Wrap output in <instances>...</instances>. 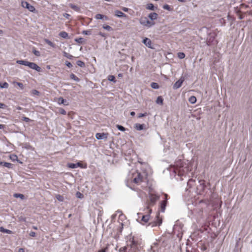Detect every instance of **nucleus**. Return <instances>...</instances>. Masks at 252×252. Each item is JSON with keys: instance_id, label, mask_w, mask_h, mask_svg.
<instances>
[{"instance_id": "20", "label": "nucleus", "mask_w": 252, "mask_h": 252, "mask_svg": "<svg viewBox=\"0 0 252 252\" xmlns=\"http://www.w3.org/2000/svg\"><path fill=\"white\" fill-rule=\"evenodd\" d=\"M69 6L70 8H71L72 9H73L75 11L79 12L80 10V8L77 5H76L72 3H69Z\"/></svg>"}, {"instance_id": "11", "label": "nucleus", "mask_w": 252, "mask_h": 252, "mask_svg": "<svg viewBox=\"0 0 252 252\" xmlns=\"http://www.w3.org/2000/svg\"><path fill=\"white\" fill-rule=\"evenodd\" d=\"M22 6L23 7L27 8L29 10H30L31 12H32L35 10L34 7L27 1H22Z\"/></svg>"}, {"instance_id": "60", "label": "nucleus", "mask_w": 252, "mask_h": 252, "mask_svg": "<svg viewBox=\"0 0 252 252\" xmlns=\"http://www.w3.org/2000/svg\"><path fill=\"white\" fill-rule=\"evenodd\" d=\"M107 249V248L104 249H102L100 250H99L97 252H106V250Z\"/></svg>"}, {"instance_id": "19", "label": "nucleus", "mask_w": 252, "mask_h": 252, "mask_svg": "<svg viewBox=\"0 0 252 252\" xmlns=\"http://www.w3.org/2000/svg\"><path fill=\"white\" fill-rule=\"evenodd\" d=\"M150 219V214L143 215L141 218V221L143 222L146 223Z\"/></svg>"}, {"instance_id": "41", "label": "nucleus", "mask_w": 252, "mask_h": 252, "mask_svg": "<svg viewBox=\"0 0 252 252\" xmlns=\"http://www.w3.org/2000/svg\"><path fill=\"white\" fill-rule=\"evenodd\" d=\"M63 54V56L64 57H65L66 58H67L69 59H71L73 57L72 55L69 54L68 53H67L65 52H64Z\"/></svg>"}, {"instance_id": "8", "label": "nucleus", "mask_w": 252, "mask_h": 252, "mask_svg": "<svg viewBox=\"0 0 252 252\" xmlns=\"http://www.w3.org/2000/svg\"><path fill=\"white\" fill-rule=\"evenodd\" d=\"M182 227L183 225L181 223H177L174 225L173 227V231L175 233L176 231L178 232L177 236L178 237H180V235L182 234Z\"/></svg>"}, {"instance_id": "37", "label": "nucleus", "mask_w": 252, "mask_h": 252, "mask_svg": "<svg viewBox=\"0 0 252 252\" xmlns=\"http://www.w3.org/2000/svg\"><path fill=\"white\" fill-rule=\"evenodd\" d=\"M14 196L16 198H20L22 199H23L24 198V195L23 194L21 193H15L14 194Z\"/></svg>"}, {"instance_id": "30", "label": "nucleus", "mask_w": 252, "mask_h": 252, "mask_svg": "<svg viewBox=\"0 0 252 252\" xmlns=\"http://www.w3.org/2000/svg\"><path fill=\"white\" fill-rule=\"evenodd\" d=\"M75 41L79 44H82L85 42V39L82 37L75 38Z\"/></svg>"}, {"instance_id": "13", "label": "nucleus", "mask_w": 252, "mask_h": 252, "mask_svg": "<svg viewBox=\"0 0 252 252\" xmlns=\"http://www.w3.org/2000/svg\"><path fill=\"white\" fill-rule=\"evenodd\" d=\"M142 42L148 48H153L152 47V41L149 38L145 37L143 39Z\"/></svg>"}, {"instance_id": "63", "label": "nucleus", "mask_w": 252, "mask_h": 252, "mask_svg": "<svg viewBox=\"0 0 252 252\" xmlns=\"http://www.w3.org/2000/svg\"><path fill=\"white\" fill-rule=\"evenodd\" d=\"M76 167H82V164L80 162H79L76 163Z\"/></svg>"}, {"instance_id": "3", "label": "nucleus", "mask_w": 252, "mask_h": 252, "mask_svg": "<svg viewBox=\"0 0 252 252\" xmlns=\"http://www.w3.org/2000/svg\"><path fill=\"white\" fill-rule=\"evenodd\" d=\"M140 243V240L135 236H130L128 241H127L128 247H130L132 252H136V250Z\"/></svg>"}, {"instance_id": "62", "label": "nucleus", "mask_w": 252, "mask_h": 252, "mask_svg": "<svg viewBox=\"0 0 252 252\" xmlns=\"http://www.w3.org/2000/svg\"><path fill=\"white\" fill-rule=\"evenodd\" d=\"M33 63H32V62H28V63H27V65L28 66H29L30 68L31 67V66L32 65V64H33Z\"/></svg>"}, {"instance_id": "49", "label": "nucleus", "mask_w": 252, "mask_h": 252, "mask_svg": "<svg viewBox=\"0 0 252 252\" xmlns=\"http://www.w3.org/2000/svg\"><path fill=\"white\" fill-rule=\"evenodd\" d=\"M68 167L71 168H77L76 163H69L68 164Z\"/></svg>"}, {"instance_id": "64", "label": "nucleus", "mask_w": 252, "mask_h": 252, "mask_svg": "<svg viewBox=\"0 0 252 252\" xmlns=\"http://www.w3.org/2000/svg\"><path fill=\"white\" fill-rule=\"evenodd\" d=\"M122 10L125 11V12H128V8H126V7H123L122 8Z\"/></svg>"}, {"instance_id": "16", "label": "nucleus", "mask_w": 252, "mask_h": 252, "mask_svg": "<svg viewBox=\"0 0 252 252\" xmlns=\"http://www.w3.org/2000/svg\"><path fill=\"white\" fill-rule=\"evenodd\" d=\"M0 165L9 169H11L13 167V165L12 163L3 161H0Z\"/></svg>"}, {"instance_id": "4", "label": "nucleus", "mask_w": 252, "mask_h": 252, "mask_svg": "<svg viewBox=\"0 0 252 252\" xmlns=\"http://www.w3.org/2000/svg\"><path fill=\"white\" fill-rule=\"evenodd\" d=\"M159 197L158 195L155 194H151L149 196V200H147L146 202L147 207L149 210V212L150 213L152 212V210L150 209V207L152 206H153L157 201Z\"/></svg>"}, {"instance_id": "59", "label": "nucleus", "mask_w": 252, "mask_h": 252, "mask_svg": "<svg viewBox=\"0 0 252 252\" xmlns=\"http://www.w3.org/2000/svg\"><path fill=\"white\" fill-rule=\"evenodd\" d=\"M35 232L33 231H31L30 233V236L31 237H35Z\"/></svg>"}, {"instance_id": "22", "label": "nucleus", "mask_w": 252, "mask_h": 252, "mask_svg": "<svg viewBox=\"0 0 252 252\" xmlns=\"http://www.w3.org/2000/svg\"><path fill=\"white\" fill-rule=\"evenodd\" d=\"M195 181L192 179H190L189 180L187 186L189 187V188H192L194 185H195Z\"/></svg>"}, {"instance_id": "25", "label": "nucleus", "mask_w": 252, "mask_h": 252, "mask_svg": "<svg viewBox=\"0 0 252 252\" xmlns=\"http://www.w3.org/2000/svg\"><path fill=\"white\" fill-rule=\"evenodd\" d=\"M144 124H136L135 125V128L137 130H141L144 129Z\"/></svg>"}, {"instance_id": "26", "label": "nucleus", "mask_w": 252, "mask_h": 252, "mask_svg": "<svg viewBox=\"0 0 252 252\" xmlns=\"http://www.w3.org/2000/svg\"><path fill=\"white\" fill-rule=\"evenodd\" d=\"M44 41L47 44H48L49 46H50L51 47H53V48H55L56 47V45L55 43H53L52 41H51L50 40H49V39H44Z\"/></svg>"}, {"instance_id": "50", "label": "nucleus", "mask_w": 252, "mask_h": 252, "mask_svg": "<svg viewBox=\"0 0 252 252\" xmlns=\"http://www.w3.org/2000/svg\"><path fill=\"white\" fill-rule=\"evenodd\" d=\"M147 115V113H140L138 115V118H142L143 117H145V116H146Z\"/></svg>"}, {"instance_id": "44", "label": "nucleus", "mask_w": 252, "mask_h": 252, "mask_svg": "<svg viewBox=\"0 0 252 252\" xmlns=\"http://www.w3.org/2000/svg\"><path fill=\"white\" fill-rule=\"evenodd\" d=\"M59 111L60 113L62 115H65L66 114V111L64 109H63V108H59Z\"/></svg>"}, {"instance_id": "39", "label": "nucleus", "mask_w": 252, "mask_h": 252, "mask_svg": "<svg viewBox=\"0 0 252 252\" xmlns=\"http://www.w3.org/2000/svg\"><path fill=\"white\" fill-rule=\"evenodd\" d=\"M178 57L180 59H183L185 57V54L183 52L178 53Z\"/></svg>"}, {"instance_id": "57", "label": "nucleus", "mask_w": 252, "mask_h": 252, "mask_svg": "<svg viewBox=\"0 0 252 252\" xmlns=\"http://www.w3.org/2000/svg\"><path fill=\"white\" fill-rule=\"evenodd\" d=\"M17 85L21 89L23 88L24 85L22 83L17 82Z\"/></svg>"}, {"instance_id": "42", "label": "nucleus", "mask_w": 252, "mask_h": 252, "mask_svg": "<svg viewBox=\"0 0 252 252\" xmlns=\"http://www.w3.org/2000/svg\"><path fill=\"white\" fill-rule=\"evenodd\" d=\"M56 198L60 201H63V197L60 194H58L56 196Z\"/></svg>"}, {"instance_id": "56", "label": "nucleus", "mask_w": 252, "mask_h": 252, "mask_svg": "<svg viewBox=\"0 0 252 252\" xmlns=\"http://www.w3.org/2000/svg\"><path fill=\"white\" fill-rule=\"evenodd\" d=\"M77 196L79 198H81L83 197V194H81L80 192H77Z\"/></svg>"}, {"instance_id": "53", "label": "nucleus", "mask_w": 252, "mask_h": 252, "mask_svg": "<svg viewBox=\"0 0 252 252\" xmlns=\"http://www.w3.org/2000/svg\"><path fill=\"white\" fill-rule=\"evenodd\" d=\"M19 220L21 221H24L25 222L26 221V218L25 217L20 216L19 217Z\"/></svg>"}, {"instance_id": "2", "label": "nucleus", "mask_w": 252, "mask_h": 252, "mask_svg": "<svg viewBox=\"0 0 252 252\" xmlns=\"http://www.w3.org/2000/svg\"><path fill=\"white\" fill-rule=\"evenodd\" d=\"M191 171V167L189 163H184L181 160L176 163V164L170 169V171L173 172L174 176L177 175L180 177L181 180H183V177H186L187 175L189 176V174Z\"/></svg>"}, {"instance_id": "52", "label": "nucleus", "mask_w": 252, "mask_h": 252, "mask_svg": "<svg viewBox=\"0 0 252 252\" xmlns=\"http://www.w3.org/2000/svg\"><path fill=\"white\" fill-rule=\"evenodd\" d=\"M22 120H23L26 122H29L31 121V120L30 119H29V118L26 117H23Z\"/></svg>"}, {"instance_id": "33", "label": "nucleus", "mask_w": 252, "mask_h": 252, "mask_svg": "<svg viewBox=\"0 0 252 252\" xmlns=\"http://www.w3.org/2000/svg\"><path fill=\"white\" fill-rule=\"evenodd\" d=\"M70 77L71 79H73L74 80L78 82L79 81V79L74 74L71 73L70 75Z\"/></svg>"}, {"instance_id": "14", "label": "nucleus", "mask_w": 252, "mask_h": 252, "mask_svg": "<svg viewBox=\"0 0 252 252\" xmlns=\"http://www.w3.org/2000/svg\"><path fill=\"white\" fill-rule=\"evenodd\" d=\"M58 103L59 104H63L65 106H67L69 105L68 102L66 100L63 99L62 97H60L58 98Z\"/></svg>"}, {"instance_id": "55", "label": "nucleus", "mask_w": 252, "mask_h": 252, "mask_svg": "<svg viewBox=\"0 0 252 252\" xmlns=\"http://www.w3.org/2000/svg\"><path fill=\"white\" fill-rule=\"evenodd\" d=\"M63 16L66 18V19H69L70 17V15L69 14H67V13H64L63 14Z\"/></svg>"}, {"instance_id": "43", "label": "nucleus", "mask_w": 252, "mask_h": 252, "mask_svg": "<svg viewBox=\"0 0 252 252\" xmlns=\"http://www.w3.org/2000/svg\"><path fill=\"white\" fill-rule=\"evenodd\" d=\"M163 8L164 9H166V10H167L168 11H171V8L170 7V6L168 5V4H165L163 6Z\"/></svg>"}, {"instance_id": "6", "label": "nucleus", "mask_w": 252, "mask_h": 252, "mask_svg": "<svg viewBox=\"0 0 252 252\" xmlns=\"http://www.w3.org/2000/svg\"><path fill=\"white\" fill-rule=\"evenodd\" d=\"M216 36V34L214 32H210L208 34L206 40V43L208 46H210L212 44H215L216 43V41H215Z\"/></svg>"}, {"instance_id": "21", "label": "nucleus", "mask_w": 252, "mask_h": 252, "mask_svg": "<svg viewBox=\"0 0 252 252\" xmlns=\"http://www.w3.org/2000/svg\"><path fill=\"white\" fill-rule=\"evenodd\" d=\"M158 15L157 13L155 12L150 13L148 17L152 21L155 19H157L158 18Z\"/></svg>"}, {"instance_id": "61", "label": "nucleus", "mask_w": 252, "mask_h": 252, "mask_svg": "<svg viewBox=\"0 0 252 252\" xmlns=\"http://www.w3.org/2000/svg\"><path fill=\"white\" fill-rule=\"evenodd\" d=\"M116 216H117V214L116 213L112 215V216H111L112 220H115L116 217Z\"/></svg>"}, {"instance_id": "28", "label": "nucleus", "mask_w": 252, "mask_h": 252, "mask_svg": "<svg viewBox=\"0 0 252 252\" xmlns=\"http://www.w3.org/2000/svg\"><path fill=\"white\" fill-rule=\"evenodd\" d=\"M163 99L161 96H159L157 97L156 100V103L158 104L162 105L163 104Z\"/></svg>"}, {"instance_id": "47", "label": "nucleus", "mask_w": 252, "mask_h": 252, "mask_svg": "<svg viewBox=\"0 0 252 252\" xmlns=\"http://www.w3.org/2000/svg\"><path fill=\"white\" fill-rule=\"evenodd\" d=\"M103 28L108 31H110L112 30V28L109 25L103 26Z\"/></svg>"}, {"instance_id": "46", "label": "nucleus", "mask_w": 252, "mask_h": 252, "mask_svg": "<svg viewBox=\"0 0 252 252\" xmlns=\"http://www.w3.org/2000/svg\"><path fill=\"white\" fill-rule=\"evenodd\" d=\"M82 33L85 35H90V34H91V30L83 31L82 32Z\"/></svg>"}, {"instance_id": "35", "label": "nucleus", "mask_w": 252, "mask_h": 252, "mask_svg": "<svg viewBox=\"0 0 252 252\" xmlns=\"http://www.w3.org/2000/svg\"><path fill=\"white\" fill-rule=\"evenodd\" d=\"M146 8L147 9L153 10L154 9V6L152 3H148L146 5Z\"/></svg>"}, {"instance_id": "23", "label": "nucleus", "mask_w": 252, "mask_h": 252, "mask_svg": "<svg viewBox=\"0 0 252 252\" xmlns=\"http://www.w3.org/2000/svg\"><path fill=\"white\" fill-rule=\"evenodd\" d=\"M95 18L96 19H105V20H107L108 19V18L107 16H104L103 15L100 14H97L95 16Z\"/></svg>"}, {"instance_id": "17", "label": "nucleus", "mask_w": 252, "mask_h": 252, "mask_svg": "<svg viewBox=\"0 0 252 252\" xmlns=\"http://www.w3.org/2000/svg\"><path fill=\"white\" fill-rule=\"evenodd\" d=\"M30 68L34 69L37 72H41L42 71L41 67L34 63H33Z\"/></svg>"}, {"instance_id": "27", "label": "nucleus", "mask_w": 252, "mask_h": 252, "mask_svg": "<svg viewBox=\"0 0 252 252\" xmlns=\"http://www.w3.org/2000/svg\"><path fill=\"white\" fill-rule=\"evenodd\" d=\"M28 63V61H27L26 60H17L16 61V63H17L19 64H22V65H24L25 66L27 65Z\"/></svg>"}, {"instance_id": "38", "label": "nucleus", "mask_w": 252, "mask_h": 252, "mask_svg": "<svg viewBox=\"0 0 252 252\" xmlns=\"http://www.w3.org/2000/svg\"><path fill=\"white\" fill-rule=\"evenodd\" d=\"M117 128L121 131H125L126 130L125 127H124L123 126L117 125L116 126Z\"/></svg>"}, {"instance_id": "10", "label": "nucleus", "mask_w": 252, "mask_h": 252, "mask_svg": "<svg viewBox=\"0 0 252 252\" xmlns=\"http://www.w3.org/2000/svg\"><path fill=\"white\" fill-rule=\"evenodd\" d=\"M184 81V78L183 77H181L177 81H176L174 84L173 85V89H177L180 88Z\"/></svg>"}, {"instance_id": "54", "label": "nucleus", "mask_w": 252, "mask_h": 252, "mask_svg": "<svg viewBox=\"0 0 252 252\" xmlns=\"http://www.w3.org/2000/svg\"><path fill=\"white\" fill-rule=\"evenodd\" d=\"M65 65H66L67 67H69V68H70V67H71L72 66V64H71L70 62H68V61H66V62H65Z\"/></svg>"}, {"instance_id": "24", "label": "nucleus", "mask_w": 252, "mask_h": 252, "mask_svg": "<svg viewBox=\"0 0 252 252\" xmlns=\"http://www.w3.org/2000/svg\"><path fill=\"white\" fill-rule=\"evenodd\" d=\"M59 36L63 38L66 39L68 38V33L64 31H62L59 33Z\"/></svg>"}, {"instance_id": "9", "label": "nucleus", "mask_w": 252, "mask_h": 252, "mask_svg": "<svg viewBox=\"0 0 252 252\" xmlns=\"http://www.w3.org/2000/svg\"><path fill=\"white\" fill-rule=\"evenodd\" d=\"M167 194H165V199L162 200L160 202V209L161 212H162V213H163L165 211V208H166V204H167Z\"/></svg>"}, {"instance_id": "18", "label": "nucleus", "mask_w": 252, "mask_h": 252, "mask_svg": "<svg viewBox=\"0 0 252 252\" xmlns=\"http://www.w3.org/2000/svg\"><path fill=\"white\" fill-rule=\"evenodd\" d=\"M130 251H131V249H130V247H128V246L121 247L119 249V252H129Z\"/></svg>"}, {"instance_id": "29", "label": "nucleus", "mask_w": 252, "mask_h": 252, "mask_svg": "<svg viewBox=\"0 0 252 252\" xmlns=\"http://www.w3.org/2000/svg\"><path fill=\"white\" fill-rule=\"evenodd\" d=\"M189 101L190 103L194 104L196 101V98L194 96H191L189 98Z\"/></svg>"}, {"instance_id": "40", "label": "nucleus", "mask_w": 252, "mask_h": 252, "mask_svg": "<svg viewBox=\"0 0 252 252\" xmlns=\"http://www.w3.org/2000/svg\"><path fill=\"white\" fill-rule=\"evenodd\" d=\"M0 231L2 232H5L8 234H10L11 232L10 230L4 229L2 227H0Z\"/></svg>"}, {"instance_id": "51", "label": "nucleus", "mask_w": 252, "mask_h": 252, "mask_svg": "<svg viewBox=\"0 0 252 252\" xmlns=\"http://www.w3.org/2000/svg\"><path fill=\"white\" fill-rule=\"evenodd\" d=\"M32 94L34 95H38L39 94V92L36 90H32Z\"/></svg>"}, {"instance_id": "7", "label": "nucleus", "mask_w": 252, "mask_h": 252, "mask_svg": "<svg viewBox=\"0 0 252 252\" xmlns=\"http://www.w3.org/2000/svg\"><path fill=\"white\" fill-rule=\"evenodd\" d=\"M198 185L196 187L197 193L199 194H202L206 188L205 181L200 180L198 181Z\"/></svg>"}, {"instance_id": "58", "label": "nucleus", "mask_w": 252, "mask_h": 252, "mask_svg": "<svg viewBox=\"0 0 252 252\" xmlns=\"http://www.w3.org/2000/svg\"><path fill=\"white\" fill-rule=\"evenodd\" d=\"M6 107V106L2 103H0V108H2V109H3V108H5Z\"/></svg>"}, {"instance_id": "31", "label": "nucleus", "mask_w": 252, "mask_h": 252, "mask_svg": "<svg viewBox=\"0 0 252 252\" xmlns=\"http://www.w3.org/2000/svg\"><path fill=\"white\" fill-rule=\"evenodd\" d=\"M151 86L153 89H158L159 88V85L157 83L152 82L151 84Z\"/></svg>"}, {"instance_id": "12", "label": "nucleus", "mask_w": 252, "mask_h": 252, "mask_svg": "<svg viewBox=\"0 0 252 252\" xmlns=\"http://www.w3.org/2000/svg\"><path fill=\"white\" fill-rule=\"evenodd\" d=\"M108 134L107 133H97L95 137L98 140L107 139Z\"/></svg>"}, {"instance_id": "15", "label": "nucleus", "mask_w": 252, "mask_h": 252, "mask_svg": "<svg viewBox=\"0 0 252 252\" xmlns=\"http://www.w3.org/2000/svg\"><path fill=\"white\" fill-rule=\"evenodd\" d=\"M115 15L116 17H118L119 18H121V17L126 18L127 17V16L125 13H124L122 11L118 10H117L115 11Z\"/></svg>"}, {"instance_id": "32", "label": "nucleus", "mask_w": 252, "mask_h": 252, "mask_svg": "<svg viewBox=\"0 0 252 252\" xmlns=\"http://www.w3.org/2000/svg\"><path fill=\"white\" fill-rule=\"evenodd\" d=\"M76 64L78 66L81 67H84L85 66V63L81 61H77L76 62Z\"/></svg>"}, {"instance_id": "1", "label": "nucleus", "mask_w": 252, "mask_h": 252, "mask_svg": "<svg viewBox=\"0 0 252 252\" xmlns=\"http://www.w3.org/2000/svg\"><path fill=\"white\" fill-rule=\"evenodd\" d=\"M148 182L147 174L140 173L134 170L130 171L126 180V184L127 187L133 190H136L134 184L141 185L142 188L146 187Z\"/></svg>"}, {"instance_id": "45", "label": "nucleus", "mask_w": 252, "mask_h": 252, "mask_svg": "<svg viewBox=\"0 0 252 252\" xmlns=\"http://www.w3.org/2000/svg\"><path fill=\"white\" fill-rule=\"evenodd\" d=\"M33 53L37 57H38L40 55V53L39 51L36 50L35 49L33 50Z\"/></svg>"}, {"instance_id": "34", "label": "nucleus", "mask_w": 252, "mask_h": 252, "mask_svg": "<svg viewBox=\"0 0 252 252\" xmlns=\"http://www.w3.org/2000/svg\"><path fill=\"white\" fill-rule=\"evenodd\" d=\"M8 86L9 85L7 82L0 83V87L1 88H7Z\"/></svg>"}, {"instance_id": "5", "label": "nucleus", "mask_w": 252, "mask_h": 252, "mask_svg": "<svg viewBox=\"0 0 252 252\" xmlns=\"http://www.w3.org/2000/svg\"><path fill=\"white\" fill-rule=\"evenodd\" d=\"M139 23L142 26L146 27L148 28H151L155 25V22L152 21H150L146 17H141L139 19Z\"/></svg>"}, {"instance_id": "48", "label": "nucleus", "mask_w": 252, "mask_h": 252, "mask_svg": "<svg viewBox=\"0 0 252 252\" xmlns=\"http://www.w3.org/2000/svg\"><path fill=\"white\" fill-rule=\"evenodd\" d=\"M10 158L13 161L16 160L18 159L17 156L15 155H13L11 156Z\"/></svg>"}, {"instance_id": "36", "label": "nucleus", "mask_w": 252, "mask_h": 252, "mask_svg": "<svg viewBox=\"0 0 252 252\" xmlns=\"http://www.w3.org/2000/svg\"><path fill=\"white\" fill-rule=\"evenodd\" d=\"M108 80L113 82L115 83L116 82V80L115 79V77L114 75H109L108 77Z\"/></svg>"}]
</instances>
